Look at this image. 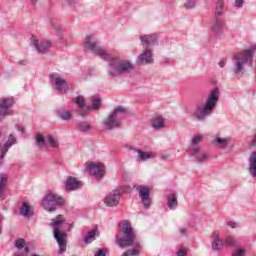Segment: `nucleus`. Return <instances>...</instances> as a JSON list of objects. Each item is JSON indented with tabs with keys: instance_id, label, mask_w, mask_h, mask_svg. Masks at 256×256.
Returning a JSON list of instances; mask_svg holds the SVG:
<instances>
[{
	"instance_id": "26",
	"label": "nucleus",
	"mask_w": 256,
	"mask_h": 256,
	"mask_svg": "<svg viewBox=\"0 0 256 256\" xmlns=\"http://www.w3.org/2000/svg\"><path fill=\"white\" fill-rule=\"evenodd\" d=\"M152 127L156 131H159V129H165V120L161 117L154 118L152 122Z\"/></svg>"
},
{
	"instance_id": "50",
	"label": "nucleus",
	"mask_w": 256,
	"mask_h": 256,
	"mask_svg": "<svg viewBox=\"0 0 256 256\" xmlns=\"http://www.w3.org/2000/svg\"><path fill=\"white\" fill-rule=\"evenodd\" d=\"M32 1V5H35V3H37L38 0H31Z\"/></svg>"
},
{
	"instance_id": "23",
	"label": "nucleus",
	"mask_w": 256,
	"mask_h": 256,
	"mask_svg": "<svg viewBox=\"0 0 256 256\" xmlns=\"http://www.w3.org/2000/svg\"><path fill=\"white\" fill-rule=\"evenodd\" d=\"M225 9V0H217L215 3L214 17H221Z\"/></svg>"
},
{
	"instance_id": "5",
	"label": "nucleus",
	"mask_w": 256,
	"mask_h": 256,
	"mask_svg": "<svg viewBox=\"0 0 256 256\" xmlns=\"http://www.w3.org/2000/svg\"><path fill=\"white\" fill-rule=\"evenodd\" d=\"M129 110L124 106H116L108 117L102 122L104 131H112V129H119L121 127V121H119L120 115H127Z\"/></svg>"
},
{
	"instance_id": "12",
	"label": "nucleus",
	"mask_w": 256,
	"mask_h": 256,
	"mask_svg": "<svg viewBox=\"0 0 256 256\" xmlns=\"http://www.w3.org/2000/svg\"><path fill=\"white\" fill-rule=\"evenodd\" d=\"M73 103H75L78 107V110H77L78 115H80V117H83V119H85L89 111H91V107L85 106L86 105L85 97H83L82 95H79L73 100Z\"/></svg>"
},
{
	"instance_id": "3",
	"label": "nucleus",
	"mask_w": 256,
	"mask_h": 256,
	"mask_svg": "<svg viewBox=\"0 0 256 256\" xmlns=\"http://www.w3.org/2000/svg\"><path fill=\"white\" fill-rule=\"evenodd\" d=\"M220 95L221 90H219V87L212 89L206 99L205 104L203 106L196 107L193 117H195L197 121H205L213 113L215 107H217Z\"/></svg>"
},
{
	"instance_id": "47",
	"label": "nucleus",
	"mask_w": 256,
	"mask_h": 256,
	"mask_svg": "<svg viewBox=\"0 0 256 256\" xmlns=\"http://www.w3.org/2000/svg\"><path fill=\"white\" fill-rule=\"evenodd\" d=\"M68 5H70L71 7H73V5H75V1H73V0H68Z\"/></svg>"
},
{
	"instance_id": "27",
	"label": "nucleus",
	"mask_w": 256,
	"mask_h": 256,
	"mask_svg": "<svg viewBox=\"0 0 256 256\" xmlns=\"http://www.w3.org/2000/svg\"><path fill=\"white\" fill-rule=\"evenodd\" d=\"M77 129L81 133H86V131H91L93 127L91 126V124H89V122L79 121L77 123Z\"/></svg>"
},
{
	"instance_id": "35",
	"label": "nucleus",
	"mask_w": 256,
	"mask_h": 256,
	"mask_svg": "<svg viewBox=\"0 0 256 256\" xmlns=\"http://www.w3.org/2000/svg\"><path fill=\"white\" fill-rule=\"evenodd\" d=\"M99 107H101V99H99V98L93 99L92 106L90 107V109H92L93 111H97V109H99Z\"/></svg>"
},
{
	"instance_id": "36",
	"label": "nucleus",
	"mask_w": 256,
	"mask_h": 256,
	"mask_svg": "<svg viewBox=\"0 0 256 256\" xmlns=\"http://www.w3.org/2000/svg\"><path fill=\"white\" fill-rule=\"evenodd\" d=\"M15 247L16 249H23V247H25V239L19 238L18 240H16Z\"/></svg>"
},
{
	"instance_id": "40",
	"label": "nucleus",
	"mask_w": 256,
	"mask_h": 256,
	"mask_svg": "<svg viewBox=\"0 0 256 256\" xmlns=\"http://www.w3.org/2000/svg\"><path fill=\"white\" fill-rule=\"evenodd\" d=\"M232 256H245V250H243L241 247H238L236 253L232 254Z\"/></svg>"
},
{
	"instance_id": "41",
	"label": "nucleus",
	"mask_w": 256,
	"mask_h": 256,
	"mask_svg": "<svg viewBox=\"0 0 256 256\" xmlns=\"http://www.w3.org/2000/svg\"><path fill=\"white\" fill-rule=\"evenodd\" d=\"M177 256H187V252H185V250L180 249L177 251L176 253Z\"/></svg>"
},
{
	"instance_id": "19",
	"label": "nucleus",
	"mask_w": 256,
	"mask_h": 256,
	"mask_svg": "<svg viewBox=\"0 0 256 256\" xmlns=\"http://www.w3.org/2000/svg\"><path fill=\"white\" fill-rule=\"evenodd\" d=\"M191 155L195 158L197 163H203V161H207L208 159L206 153H201V148L199 146H194L191 148Z\"/></svg>"
},
{
	"instance_id": "10",
	"label": "nucleus",
	"mask_w": 256,
	"mask_h": 256,
	"mask_svg": "<svg viewBox=\"0 0 256 256\" xmlns=\"http://www.w3.org/2000/svg\"><path fill=\"white\" fill-rule=\"evenodd\" d=\"M119 199H121V188L116 187L109 195L104 199L106 207H117L119 205Z\"/></svg>"
},
{
	"instance_id": "33",
	"label": "nucleus",
	"mask_w": 256,
	"mask_h": 256,
	"mask_svg": "<svg viewBox=\"0 0 256 256\" xmlns=\"http://www.w3.org/2000/svg\"><path fill=\"white\" fill-rule=\"evenodd\" d=\"M47 139H48V143L50 144V147H52L53 149H57V147H59V142L55 140L53 135L49 134L47 136Z\"/></svg>"
},
{
	"instance_id": "39",
	"label": "nucleus",
	"mask_w": 256,
	"mask_h": 256,
	"mask_svg": "<svg viewBox=\"0 0 256 256\" xmlns=\"http://www.w3.org/2000/svg\"><path fill=\"white\" fill-rule=\"evenodd\" d=\"M243 3H245V0H235L234 7L236 9H243Z\"/></svg>"
},
{
	"instance_id": "24",
	"label": "nucleus",
	"mask_w": 256,
	"mask_h": 256,
	"mask_svg": "<svg viewBox=\"0 0 256 256\" xmlns=\"http://www.w3.org/2000/svg\"><path fill=\"white\" fill-rule=\"evenodd\" d=\"M9 176L5 173L0 174V199L5 195V187H7V181Z\"/></svg>"
},
{
	"instance_id": "20",
	"label": "nucleus",
	"mask_w": 256,
	"mask_h": 256,
	"mask_svg": "<svg viewBox=\"0 0 256 256\" xmlns=\"http://www.w3.org/2000/svg\"><path fill=\"white\" fill-rule=\"evenodd\" d=\"M221 247H224V241L221 239L219 231L212 233V250L219 251Z\"/></svg>"
},
{
	"instance_id": "51",
	"label": "nucleus",
	"mask_w": 256,
	"mask_h": 256,
	"mask_svg": "<svg viewBox=\"0 0 256 256\" xmlns=\"http://www.w3.org/2000/svg\"><path fill=\"white\" fill-rule=\"evenodd\" d=\"M25 251H26V253H29V248L26 247V248H25Z\"/></svg>"
},
{
	"instance_id": "45",
	"label": "nucleus",
	"mask_w": 256,
	"mask_h": 256,
	"mask_svg": "<svg viewBox=\"0 0 256 256\" xmlns=\"http://www.w3.org/2000/svg\"><path fill=\"white\" fill-rule=\"evenodd\" d=\"M17 129L20 133H25V128L23 126H17Z\"/></svg>"
},
{
	"instance_id": "46",
	"label": "nucleus",
	"mask_w": 256,
	"mask_h": 256,
	"mask_svg": "<svg viewBox=\"0 0 256 256\" xmlns=\"http://www.w3.org/2000/svg\"><path fill=\"white\" fill-rule=\"evenodd\" d=\"M253 138L255 139V141L250 144V147H255L256 145V134L253 136Z\"/></svg>"
},
{
	"instance_id": "13",
	"label": "nucleus",
	"mask_w": 256,
	"mask_h": 256,
	"mask_svg": "<svg viewBox=\"0 0 256 256\" xmlns=\"http://www.w3.org/2000/svg\"><path fill=\"white\" fill-rule=\"evenodd\" d=\"M140 199L142 201L143 207L145 209H149L151 207V198L149 197L150 191L149 188L146 186H139L138 187Z\"/></svg>"
},
{
	"instance_id": "25",
	"label": "nucleus",
	"mask_w": 256,
	"mask_h": 256,
	"mask_svg": "<svg viewBox=\"0 0 256 256\" xmlns=\"http://www.w3.org/2000/svg\"><path fill=\"white\" fill-rule=\"evenodd\" d=\"M167 205L169 207V209H171L172 211H175V209H177V205H179V202L177 201V195L175 194H169L167 196Z\"/></svg>"
},
{
	"instance_id": "7",
	"label": "nucleus",
	"mask_w": 256,
	"mask_h": 256,
	"mask_svg": "<svg viewBox=\"0 0 256 256\" xmlns=\"http://www.w3.org/2000/svg\"><path fill=\"white\" fill-rule=\"evenodd\" d=\"M62 205L63 198L51 191H47L46 195L42 199V207L49 213H53V211H55L57 207H61Z\"/></svg>"
},
{
	"instance_id": "30",
	"label": "nucleus",
	"mask_w": 256,
	"mask_h": 256,
	"mask_svg": "<svg viewBox=\"0 0 256 256\" xmlns=\"http://www.w3.org/2000/svg\"><path fill=\"white\" fill-rule=\"evenodd\" d=\"M201 141H203V135L194 136L191 140V149H193V147H199V143H201Z\"/></svg>"
},
{
	"instance_id": "53",
	"label": "nucleus",
	"mask_w": 256,
	"mask_h": 256,
	"mask_svg": "<svg viewBox=\"0 0 256 256\" xmlns=\"http://www.w3.org/2000/svg\"><path fill=\"white\" fill-rule=\"evenodd\" d=\"M15 256H23V255H15Z\"/></svg>"
},
{
	"instance_id": "29",
	"label": "nucleus",
	"mask_w": 256,
	"mask_h": 256,
	"mask_svg": "<svg viewBox=\"0 0 256 256\" xmlns=\"http://www.w3.org/2000/svg\"><path fill=\"white\" fill-rule=\"evenodd\" d=\"M58 117L62 121H71V119H73V114H71L69 111H62L58 112Z\"/></svg>"
},
{
	"instance_id": "37",
	"label": "nucleus",
	"mask_w": 256,
	"mask_h": 256,
	"mask_svg": "<svg viewBox=\"0 0 256 256\" xmlns=\"http://www.w3.org/2000/svg\"><path fill=\"white\" fill-rule=\"evenodd\" d=\"M185 9H195V0H187L184 3Z\"/></svg>"
},
{
	"instance_id": "31",
	"label": "nucleus",
	"mask_w": 256,
	"mask_h": 256,
	"mask_svg": "<svg viewBox=\"0 0 256 256\" xmlns=\"http://www.w3.org/2000/svg\"><path fill=\"white\" fill-rule=\"evenodd\" d=\"M135 152L138 154V158L140 161H147V159H151V154L145 153L141 150H135Z\"/></svg>"
},
{
	"instance_id": "49",
	"label": "nucleus",
	"mask_w": 256,
	"mask_h": 256,
	"mask_svg": "<svg viewBox=\"0 0 256 256\" xmlns=\"http://www.w3.org/2000/svg\"><path fill=\"white\" fill-rule=\"evenodd\" d=\"M71 229H73V225H72V224H70V225L68 226V231H71Z\"/></svg>"
},
{
	"instance_id": "1",
	"label": "nucleus",
	"mask_w": 256,
	"mask_h": 256,
	"mask_svg": "<svg viewBox=\"0 0 256 256\" xmlns=\"http://www.w3.org/2000/svg\"><path fill=\"white\" fill-rule=\"evenodd\" d=\"M85 49L92 51L94 55L103 59V61H108V75L109 77H121L125 73H130L133 71V63L129 60H120L119 58L111 55L105 51L99 44L93 40L91 36H86L85 39Z\"/></svg>"
},
{
	"instance_id": "15",
	"label": "nucleus",
	"mask_w": 256,
	"mask_h": 256,
	"mask_svg": "<svg viewBox=\"0 0 256 256\" xmlns=\"http://www.w3.org/2000/svg\"><path fill=\"white\" fill-rule=\"evenodd\" d=\"M87 171L90 175H93L97 179H101L103 177V165L97 163H89L87 166Z\"/></svg>"
},
{
	"instance_id": "9",
	"label": "nucleus",
	"mask_w": 256,
	"mask_h": 256,
	"mask_svg": "<svg viewBox=\"0 0 256 256\" xmlns=\"http://www.w3.org/2000/svg\"><path fill=\"white\" fill-rule=\"evenodd\" d=\"M50 82L54 83L56 91L60 93H67L69 86H67V80L59 77V74L54 73L49 76Z\"/></svg>"
},
{
	"instance_id": "43",
	"label": "nucleus",
	"mask_w": 256,
	"mask_h": 256,
	"mask_svg": "<svg viewBox=\"0 0 256 256\" xmlns=\"http://www.w3.org/2000/svg\"><path fill=\"white\" fill-rule=\"evenodd\" d=\"M226 64H227V60H221L218 65L219 67L223 68L225 67Z\"/></svg>"
},
{
	"instance_id": "17",
	"label": "nucleus",
	"mask_w": 256,
	"mask_h": 256,
	"mask_svg": "<svg viewBox=\"0 0 256 256\" xmlns=\"http://www.w3.org/2000/svg\"><path fill=\"white\" fill-rule=\"evenodd\" d=\"M32 43L35 47V49L38 51V53H47L51 49V43L49 41H44L39 43V40L35 38V36L32 37Z\"/></svg>"
},
{
	"instance_id": "16",
	"label": "nucleus",
	"mask_w": 256,
	"mask_h": 256,
	"mask_svg": "<svg viewBox=\"0 0 256 256\" xmlns=\"http://www.w3.org/2000/svg\"><path fill=\"white\" fill-rule=\"evenodd\" d=\"M224 25L225 22L223 21V18L214 16L211 31L214 33V35H223Z\"/></svg>"
},
{
	"instance_id": "2",
	"label": "nucleus",
	"mask_w": 256,
	"mask_h": 256,
	"mask_svg": "<svg viewBox=\"0 0 256 256\" xmlns=\"http://www.w3.org/2000/svg\"><path fill=\"white\" fill-rule=\"evenodd\" d=\"M121 237H116V245L120 249H126V247H134L127 250L121 256H140L141 241L137 238V232L133 229V225L128 220H123L119 223Z\"/></svg>"
},
{
	"instance_id": "44",
	"label": "nucleus",
	"mask_w": 256,
	"mask_h": 256,
	"mask_svg": "<svg viewBox=\"0 0 256 256\" xmlns=\"http://www.w3.org/2000/svg\"><path fill=\"white\" fill-rule=\"evenodd\" d=\"M180 233L184 236H187V228H180Z\"/></svg>"
},
{
	"instance_id": "34",
	"label": "nucleus",
	"mask_w": 256,
	"mask_h": 256,
	"mask_svg": "<svg viewBox=\"0 0 256 256\" xmlns=\"http://www.w3.org/2000/svg\"><path fill=\"white\" fill-rule=\"evenodd\" d=\"M213 143L216 145H223V147H227V145H229V139L218 137L213 141Z\"/></svg>"
},
{
	"instance_id": "48",
	"label": "nucleus",
	"mask_w": 256,
	"mask_h": 256,
	"mask_svg": "<svg viewBox=\"0 0 256 256\" xmlns=\"http://www.w3.org/2000/svg\"><path fill=\"white\" fill-rule=\"evenodd\" d=\"M54 29H55L56 31H58V33L61 31V27H59V26L54 27Z\"/></svg>"
},
{
	"instance_id": "8",
	"label": "nucleus",
	"mask_w": 256,
	"mask_h": 256,
	"mask_svg": "<svg viewBox=\"0 0 256 256\" xmlns=\"http://www.w3.org/2000/svg\"><path fill=\"white\" fill-rule=\"evenodd\" d=\"M13 105H15V98H1L0 99V117H9L13 115Z\"/></svg>"
},
{
	"instance_id": "21",
	"label": "nucleus",
	"mask_w": 256,
	"mask_h": 256,
	"mask_svg": "<svg viewBox=\"0 0 256 256\" xmlns=\"http://www.w3.org/2000/svg\"><path fill=\"white\" fill-rule=\"evenodd\" d=\"M100 233L97 228L90 230L87 235L83 238V242L86 243V245H91L93 241L99 237Z\"/></svg>"
},
{
	"instance_id": "11",
	"label": "nucleus",
	"mask_w": 256,
	"mask_h": 256,
	"mask_svg": "<svg viewBox=\"0 0 256 256\" xmlns=\"http://www.w3.org/2000/svg\"><path fill=\"white\" fill-rule=\"evenodd\" d=\"M15 144H17V138H15L13 134H10L8 136V140L4 143L3 147L0 149V165L5 164V157L7 156L9 149H11V146Z\"/></svg>"
},
{
	"instance_id": "22",
	"label": "nucleus",
	"mask_w": 256,
	"mask_h": 256,
	"mask_svg": "<svg viewBox=\"0 0 256 256\" xmlns=\"http://www.w3.org/2000/svg\"><path fill=\"white\" fill-rule=\"evenodd\" d=\"M248 171L251 177H256V152H253L249 157Z\"/></svg>"
},
{
	"instance_id": "42",
	"label": "nucleus",
	"mask_w": 256,
	"mask_h": 256,
	"mask_svg": "<svg viewBox=\"0 0 256 256\" xmlns=\"http://www.w3.org/2000/svg\"><path fill=\"white\" fill-rule=\"evenodd\" d=\"M228 227H231V229H236L237 227V224L233 221H230L227 223Z\"/></svg>"
},
{
	"instance_id": "14",
	"label": "nucleus",
	"mask_w": 256,
	"mask_h": 256,
	"mask_svg": "<svg viewBox=\"0 0 256 256\" xmlns=\"http://www.w3.org/2000/svg\"><path fill=\"white\" fill-rule=\"evenodd\" d=\"M64 187L66 191H77V189H81V187H83V183L77 180V178L70 176L66 179Z\"/></svg>"
},
{
	"instance_id": "32",
	"label": "nucleus",
	"mask_w": 256,
	"mask_h": 256,
	"mask_svg": "<svg viewBox=\"0 0 256 256\" xmlns=\"http://www.w3.org/2000/svg\"><path fill=\"white\" fill-rule=\"evenodd\" d=\"M237 240L233 236H228L224 241V247H235Z\"/></svg>"
},
{
	"instance_id": "52",
	"label": "nucleus",
	"mask_w": 256,
	"mask_h": 256,
	"mask_svg": "<svg viewBox=\"0 0 256 256\" xmlns=\"http://www.w3.org/2000/svg\"><path fill=\"white\" fill-rule=\"evenodd\" d=\"M1 137H3V133L2 132H0V139H1Z\"/></svg>"
},
{
	"instance_id": "6",
	"label": "nucleus",
	"mask_w": 256,
	"mask_h": 256,
	"mask_svg": "<svg viewBox=\"0 0 256 256\" xmlns=\"http://www.w3.org/2000/svg\"><path fill=\"white\" fill-rule=\"evenodd\" d=\"M61 225H63L61 220L52 223L54 239L59 247L58 255H63L67 251V232L61 231Z\"/></svg>"
},
{
	"instance_id": "4",
	"label": "nucleus",
	"mask_w": 256,
	"mask_h": 256,
	"mask_svg": "<svg viewBox=\"0 0 256 256\" xmlns=\"http://www.w3.org/2000/svg\"><path fill=\"white\" fill-rule=\"evenodd\" d=\"M140 41L144 50L138 56L137 61L139 65H151L154 63L153 50L151 49V46L157 43V35H142L140 36Z\"/></svg>"
},
{
	"instance_id": "28",
	"label": "nucleus",
	"mask_w": 256,
	"mask_h": 256,
	"mask_svg": "<svg viewBox=\"0 0 256 256\" xmlns=\"http://www.w3.org/2000/svg\"><path fill=\"white\" fill-rule=\"evenodd\" d=\"M36 145L38 149H43L47 145V140L43 137V134L36 135Z\"/></svg>"
},
{
	"instance_id": "18",
	"label": "nucleus",
	"mask_w": 256,
	"mask_h": 256,
	"mask_svg": "<svg viewBox=\"0 0 256 256\" xmlns=\"http://www.w3.org/2000/svg\"><path fill=\"white\" fill-rule=\"evenodd\" d=\"M19 215H21L25 219H31V217L35 215V211L31 208L29 203L23 202L22 206L19 209Z\"/></svg>"
},
{
	"instance_id": "38",
	"label": "nucleus",
	"mask_w": 256,
	"mask_h": 256,
	"mask_svg": "<svg viewBox=\"0 0 256 256\" xmlns=\"http://www.w3.org/2000/svg\"><path fill=\"white\" fill-rule=\"evenodd\" d=\"M107 253H109V249L107 248H102L96 251L94 256H107Z\"/></svg>"
}]
</instances>
